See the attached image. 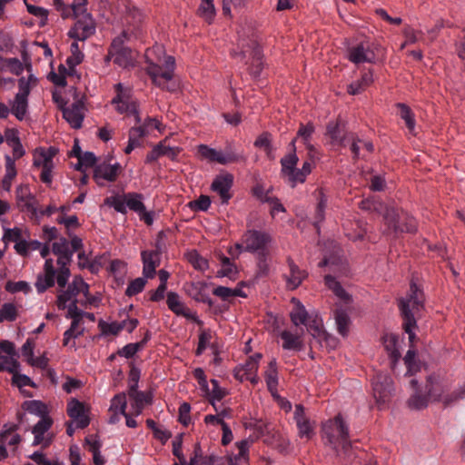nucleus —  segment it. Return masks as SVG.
<instances>
[{"instance_id": "5", "label": "nucleus", "mask_w": 465, "mask_h": 465, "mask_svg": "<svg viewBox=\"0 0 465 465\" xmlns=\"http://www.w3.org/2000/svg\"><path fill=\"white\" fill-rule=\"evenodd\" d=\"M347 59L355 64H381L385 59L386 50L379 43L361 41L346 48Z\"/></svg>"}, {"instance_id": "39", "label": "nucleus", "mask_w": 465, "mask_h": 465, "mask_svg": "<svg viewBox=\"0 0 465 465\" xmlns=\"http://www.w3.org/2000/svg\"><path fill=\"white\" fill-rule=\"evenodd\" d=\"M211 384L213 386L212 391L209 390V393L204 394L209 399L210 403L216 409L215 401H222L228 394V391L222 388L216 379H212Z\"/></svg>"}, {"instance_id": "30", "label": "nucleus", "mask_w": 465, "mask_h": 465, "mask_svg": "<svg viewBox=\"0 0 465 465\" xmlns=\"http://www.w3.org/2000/svg\"><path fill=\"white\" fill-rule=\"evenodd\" d=\"M264 378L268 391L274 395L278 388V368L275 358H272L268 363L267 370L264 372Z\"/></svg>"}, {"instance_id": "19", "label": "nucleus", "mask_w": 465, "mask_h": 465, "mask_svg": "<svg viewBox=\"0 0 465 465\" xmlns=\"http://www.w3.org/2000/svg\"><path fill=\"white\" fill-rule=\"evenodd\" d=\"M95 22L87 24L83 19H77L67 33L69 38L76 41H85L95 34Z\"/></svg>"}, {"instance_id": "23", "label": "nucleus", "mask_w": 465, "mask_h": 465, "mask_svg": "<svg viewBox=\"0 0 465 465\" xmlns=\"http://www.w3.org/2000/svg\"><path fill=\"white\" fill-rule=\"evenodd\" d=\"M247 156L242 150H237L232 144H227L224 151H221L220 164L226 165L234 163H246Z\"/></svg>"}, {"instance_id": "12", "label": "nucleus", "mask_w": 465, "mask_h": 465, "mask_svg": "<svg viewBox=\"0 0 465 465\" xmlns=\"http://www.w3.org/2000/svg\"><path fill=\"white\" fill-rule=\"evenodd\" d=\"M371 385L377 404H385L390 400L393 391L391 377L388 373L379 371L372 377Z\"/></svg>"}, {"instance_id": "48", "label": "nucleus", "mask_w": 465, "mask_h": 465, "mask_svg": "<svg viewBox=\"0 0 465 465\" xmlns=\"http://www.w3.org/2000/svg\"><path fill=\"white\" fill-rule=\"evenodd\" d=\"M55 283V274L45 273L39 274L35 282V288L38 293H44L48 288Z\"/></svg>"}, {"instance_id": "34", "label": "nucleus", "mask_w": 465, "mask_h": 465, "mask_svg": "<svg viewBox=\"0 0 465 465\" xmlns=\"http://www.w3.org/2000/svg\"><path fill=\"white\" fill-rule=\"evenodd\" d=\"M334 319L337 327V331L342 337H346L349 333V327L351 324V319L347 312L339 308L334 311Z\"/></svg>"}, {"instance_id": "37", "label": "nucleus", "mask_w": 465, "mask_h": 465, "mask_svg": "<svg viewBox=\"0 0 465 465\" xmlns=\"http://www.w3.org/2000/svg\"><path fill=\"white\" fill-rule=\"evenodd\" d=\"M22 409L40 418L48 415L46 404L39 400H31L24 401V403L22 404Z\"/></svg>"}, {"instance_id": "53", "label": "nucleus", "mask_w": 465, "mask_h": 465, "mask_svg": "<svg viewBox=\"0 0 465 465\" xmlns=\"http://www.w3.org/2000/svg\"><path fill=\"white\" fill-rule=\"evenodd\" d=\"M56 222L59 224L64 225V227L66 229V235L68 237H74V235H75L71 231L72 228H78V227H80L79 219H78V217L75 214L68 216V217H66V216H60V217L57 218Z\"/></svg>"}, {"instance_id": "54", "label": "nucleus", "mask_w": 465, "mask_h": 465, "mask_svg": "<svg viewBox=\"0 0 465 465\" xmlns=\"http://www.w3.org/2000/svg\"><path fill=\"white\" fill-rule=\"evenodd\" d=\"M188 261L195 270L204 272L208 269L209 263L207 259L203 258L195 250L188 253Z\"/></svg>"}, {"instance_id": "46", "label": "nucleus", "mask_w": 465, "mask_h": 465, "mask_svg": "<svg viewBox=\"0 0 465 465\" xmlns=\"http://www.w3.org/2000/svg\"><path fill=\"white\" fill-rule=\"evenodd\" d=\"M299 162V157L297 153H288L284 155L281 161V173L282 175H286L290 172H293V169L296 168V165Z\"/></svg>"}, {"instance_id": "59", "label": "nucleus", "mask_w": 465, "mask_h": 465, "mask_svg": "<svg viewBox=\"0 0 465 465\" xmlns=\"http://www.w3.org/2000/svg\"><path fill=\"white\" fill-rule=\"evenodd\" d=\"M78 300L74 299L71 302L66 303L67 312L65 314V317L67 319H71L72 321L74 320H80L82 322V318L84 317V311L80 310L77 307Z\"/></svg>"}, {"instance_id": "57", "label": "nucleus", "mask_w": 465, "mask_h": 465, "mask_svg": "<svg viewBox=\"0 0 465 465\" xmlns=\"http://www.w3.org/2000/svg\"><path fill=\"white\" fill-rule=\"evenodd\" d=\"M17 317V310L14 303L5 302L0 309V322L4 321L14 322Z\"/></svg>"}, {"instance_id": "7", "label": "nucleus", "mask_w": 465, "mask_h": 465, "mask_svg": "<svg viewBox=\"0 0 465 465\" xmlns=\"http://www.w3.org/2000/svg\"><path fill=\"white\" fill-rule=\"evenodd\" d=\"M348 431L349 427L341 414L328 420L322 426V440H325V444L330 445L336 452H338L339 439H344L348 436Z\"/></svg>"}, {"instance_id": "3", "label": "nucleus", "mask_w": 465, "mask_h": 465, "mask_svg": "<svg viewBox=\"0 0 465 465\" xmlns=\"http://www.w3.org/2000/svg\"><path fill=\"white\" fill-rule=\"evenodd\" d=\"M145 64V67H139L135 71L136 77L145 84H147V79H150L152 84L160 87L162 81H163V83H167L173 79L176 66L174 56L166 55L164 64L160 65L149 57L148 51H146Z\"/></svg>"}, {"instance_id": "45", "label": "nucleus", "mask_w": 465, "mask_h": 465, "mask_svg": "<svg viewBox=\"0 0 465 465\" xmlns=\"http://www.w3.org/2000/svg\"><path fill=\"white\" fill-rule=\"evenodd\" d=\"M27 12L36 17H40L39 26L44 27L47 25L49 12L47 9L29 4L27 0H24Z\"/></svg>"}, {"instance_id": "6", "label": "nucleus", "mask_w": 465, "mask_h": 465, "mask_svg": "<svg viewBox=\"0 0 465 465\" xmlns=\"http://www.w3.org/2000/svg\"><path fill=\"white\" fill-rule=\"evenodd\" d=\"M64 89H53L52 96L57 107L62 111L64 119L74 129L82 127L84 119V96L74 101L71 106H66L68 101L63 97Z\"/></svg>"}, {"instance_id": "29", "label": "nucleus", "mask_w": 465, "mask_h": 465, "mask_svg": "<svg viewBox=\"0 0 465 465\" xmlns=\"http://www.w3.org/2000/svg\"><path fill=\"white\" fill-rule=\"evenodd\" d=\"M217 258L220 262L222 268L217 272L216 277H228L230 279H232L238 273V270L235 263L232 262L231 258L225 256L222 252L217 254Z\"/></svg>"}, {"instance_id": "14", "label": "nucleus", "mask_w": 465, "mask_h": 465, "mask_svg": "<svg viewBox=\"0 0 465 465\" xmlns=\"http://www.w3.org/2000/svg\"><path fill=\"white\" fill-rule=\"evenodd\" d=\"M166 303L170 311H172L177 316H183L187 320H191L197 324H202V321L199 319L195 312H192L187 308L183 302H181L180 296L175 292H167Z\"/></svg>"}, {"instance_id": "15", "label": "nucleus", "mask_w": 465, "mask_h": 465, "mask_svg": "<svg viewBox=\"0 0 465 465\" xmlns=\"http://www.w3.org/2000/svg\"><path fill=\"white\" fill-rule=\"evenodd\" d=\"M233 175L230 173L218 174L211 184V189L219 194L223 204H228L232 197L230 191L233 184Z\"/></svg>"}, {"instance_id": "22", "label": "nucleus", "mask_w": 465, "mask_h": 465, "mask_svg": "<svg viewBox=\"0 0 465 465\" xmlns=\"http://www.w3.org/2000/svg\"><path fill=\"white\" fill-rule=\"evenodd\" d=\"M317 193V204L313 215L312 225L316 229V232L320 234L321 225L325 220V212L328 205V196L322 188H319Z\"/></svg>"}, {"instance_id": "26", "label": "nucleus", "mask_w": 465, "mask_h": 465, "mask_svg": "<svg viewBox=\"0 0 465 465\" xmlns=\"http://www.w3.org/2000/svg\"><path fill=\"white\" fill-rule=\"evenodd\" d=\"M208 284L205 282H193L191 285L190 295L193 300L198 302L206 303L209 307L213 305V301L211 299L207 292Z\"/></svg>"}, {"instance_id": "2", "label": "nucleus", "mask_w": 465, "mask_h": 465, "mask_svg": "<svg viewBox=\"0 0 465 465\" xmlns=\"http://www.w3.org/2000/svg\"><path fill=\"white\" fill-rule=\"evenodd\" d=\"M424 300L423 291L414 281H411L409 294L407 297L401 298L399 301L398 305L403 319L402 327L409 335L411 343H412L416 338L414 330L417 327V322L414 314L423 309Z\"/></svg>"}, {"instance_id": "13", "label": "nucleus", "mask_w": 465, "mask_h": 465, "mask_svg": "<svg viewBox=\"0 0 465 465\" xmlns=\"http://www.w3.org/2000/svg\"><path fill=\"white\" fill-rule=\"evenodd\" d=\"M122 169V165L117 162L110 163L103 161L94 166L93 177L96 184L103 187L105 185L104 182H115Z\"/></svg>"}, {"instance_id": "20", "label": "nucleus", "mask_w": 465, "mask_h": 465, "mask_svg": "<svg viewBox=\"0 0 465 465\" xmlns=\"http://www.w3.org/2000/svg\"><path fill=\"white\" fill-rule=\"evenodd\" d=\"M286 262L290 269V273L283 276L286 286L290 290H295L308 277V272L305 270L300 269L292 257L289 256Z\"/></svg>"}, {"instance_id": "18", "label": "nucleus", "mask_w": 465, "mask_h": 465, "mask_svg": "<svg viewBox=\"0 0 465 465\" xmlns=\"http://www.w3.org/2000/svg\"><path fill=\"white\" fill-rule=\"evenodd\" d=\"M31 89H19L13 101H10V112L19 121H23L28 113V97Z\"/></svg>"}, {"instance_id": "38", "label": "nucleus", "mask_w": 465, "mask_h": 465, "mask_svg": "<svg viewBox=\"0 0 465 465\" xmlns=\"http://www.w3.org/2000/svg\"><path fill=\"white\" fill-rule=\"evenodd\" d=\"M396 106L399 109L400 117L405 122L410 133L412 134L416 126V120L413 112L409 105L403 103H398L396 104Z\"/></svg>"}, {"instance_id": "24", "label": "nucleus", "mask_w": 465, "mask_h": 465, "mask_svg": "<svg viewBox=\"0 0 465 465\" xmlns=\"http://www.w3.org/2000/svg\"><path fill=\"white\" fill-rule=\"evenodd\" d=\"M77 285L78 283L76 281V276H74L73 282L68 284L66 290L61 291V292L57 295L56 305L59 310H64L66 308V303L71 302L73 300L76 299L77 295L79 294Z\"/></svg>"}, {"instance_id": "50", "label": "nucleus", "mask_w": 465, "mask_h": 465, "mask_svg": "<svg viewBox=\"0 0 465 465\" xmlns=\"http://www.w3.org/2000/svg\"><path fill=\"white\" fill-rule=\"evenodd\" d=\"M197 150L202 158L212 163H220L221 151H217L216 149L203 143L199 144Z\"/></svg>"}, {"instance_id": "51", "label": "nucleus", "mask_w": 465, "mask_h": 465, "mask_svg": "<svg viewBox=\"0 0 465 465\" xmlns=\"http://www.w3.org/2000/svg\"><path fill=\"white\" fill-rule=\"evenodd\" d=\"M63 263H57L59 266L58 272L55 275V280L57 282V284L61 288H64L68 282V280L71 276V272L69 269V265L72 262H62Z\"/></svg>"}, {"instance_id": "49", "label": "nucleus", "mask_w": 465, "mask_h": 465, "mask_svg": "<svg viewBox=\"0 0 465 465\" xmlns=\"http://www.w3.org/2000/svg\"><path fill=\"white\" fill-rule=\"evenodd\" d=\"M269 251L256 254V276L265 277L269 274L270 265L268 262Z\"/></svg>"}, {"instance_id": "27", "label": "nucleus", "mask_w": 465, "mask_h": 465, "mask_svg": "<svg viewBox=\"0 0 465 465\" xmlns=\"http://www.w3.org/2000/svg\"><path fill=\"white\" fill-rule=\"evenodd\" d=\"M427 396L434 401H440L443 396V386L440 377L432 374L427 377L426 383Z\"/></svg>"}, {"instance_id": "16", "label": "nucleus", "mask_w": 465, "mask_h": 465, "mask_svg": "<svg viewBox=\"0 0 465 465\" xmlns=\"http://www.w3.org/2000/svg\"><path fill=\"white\" fill-rule=\"evenodd\" d=\"M66 411L68 416L76 421V427L78 429H84L89 426L90 418L85 410V406L77 399L72 398L68 401Z\"/></svg>"}, {"instance_id": "4", "label": "nucleus", "mask_w": 465, "mask_h": 465, "mask_svg": "<svg viewBox=\"0 0 465 465\" xmlns=\"http://www.w3.org/2000/svg\"><path fill=\"white\" fill-rule=\"evenodd\" d=\"M238 48H240L239 51L232 50L231 52V56L233 58L240 57L242 60L248 57L251 60L248 72L252 79H259L264 66L262 46L257 39L252 37L240 41Z\"/></svg>"}, {"instance_id": "9", "label": "nucleus", "mask_w": 465, "mask_h": 465, "mask_svg": "<svg viewBox=\"0 0 465 465\" xmlns=\"http://www.w3.org/2000/svg\"><path fill=\"white\" fill-rule=\"evenodd\" d=\"M163 236L164 232L161 231L157 235L155 248L151 251L143 250L141 252V259L143 262V275L145 278L153 279L156 274V268L161 263V256L163 246L162 239Z\"/></svg>"}, {"instance_id": "35", "label": "nucleus", "mask_w": 465, "mask_h": 465, "mask_svg": "<svg viewBox=\"0 0 465 465\" xmlns=\"http://www.w3.org/2000/svg\"><path fill=\"white\" fill-rule=\"evenodd\" d=\"M304 325L307 327L308 331L313 338L318 339L319 341H327L330 338L328 333L322 330V324L317 317L312 318L309 316Z\"/></svg>"}, {"instance_id": "62", "label": "nucleus", "mask_w": 465, "mask_h": 465, "mask_svg": "<svg viewBox=\"0 0 465 465\" xmlns=\"http://www.w3.org/2000/svg\"><path fill=\"white\" fill-rule=\"evenodd\" d=\"M5 290L8 292L11 293H16V292H25L27 293L30 292L31 288L27 282L25 281H18V282H12L8 281L5 284Z\"/></svg>"}, {"instance_id": "11", "label": "nucleus", "mask_w": 465, "mask_h": 465, "mask_svg": "<svg viewBox=\"0 0 465 465\" xmlns=\"http://www.w3.org/2000/svg\"><path fill=\"white\" fill-rule=\"evenodd\" d=\"M117 94L113 98L112 104H116V111L119 114L134 115L137 124L141 123L139 114V103L133 97L132 89H116Z\"/></svg>"}, {"instance_id": "41", "label": "nucleus", "mask_w": 465, "mask_h": 465, "mask_svg": "<svg viewBox=\"0 0 465 465\" xmlns=\"http://www.w3.org/2000/svg\"><path fill=\"white\" fill-rule=\"evenodd\" d=\"M80 320H74L71 322L70 327L64 332V346H68L72 339H77L84 334V329L80 328Z\"/></svg>"}, {"instance_id": "56", "label": "nucleus", "mask_w": 465, "mask_h": 465, "mask_svg": "<svg viewBox=\"0 0 465 465\" xmlns=\"http://www.w3.org/2000/svg\"><path fill=\"white\" fill-rule=\"evenodd\" d=\"M23 238V231L19 227L5 228L4 230L2 241L5 244H7L8 242H14L15 244H16V242H18Z\"/></svg>"}, {"instance_id": "10", "label": "nucleus", "mask_w": 465, "mask_h": 465, "mask_svg": "<svg viewBox=\"0 0 465 465\" xmlns=\"http://www.w3.org/2000/svg\"><path fill=\"white\" fill-rule=\"evenodd\" d=\"M242 241L246 243V252L257 254L269 251L272 237L268 232L249 229L242 234Z\"/></svg>"}, {"instance_id": "32", "label": "nucleus", "mask_w": 465, "mask_h": 465, "mask_svg": "<svg viewBox=\"0 0 465 465\" xmlns=\"http://www.w3.org/2000/svg\"><path fill=\"white\" fill-rule=\"evenodd\" d=\"M196 15L203 18L208 25H213L216 16L213 0H201Z\"/></svg>"}, {"instance_id": "1", "label": "nucleus", "mask_w": 465, "mask_h": 465, "mask_svg": "<svg viewBox=\"0 0 465 465\" xmlns=\"http://www.w3.org/2000/svg\"><path fill=\"white\" fill-rule=\"evenodd\" d=\"M381 214L383 235L397 238L402 233H415L418 231L416 219L403 209L386 205Z\"/></svg>"}, {"instance_id": "64", "label": "nucleus", "mask_w": 465, "mask_h": 465, "mask_svg": "<svg viewBox=\"0 0 465 465\" xmlns=\"http://www.w3.org/2000/svg\"><path fill=\"white\" fill-rule=\"evenodd\" d=\"M53 425V420L50 416H44L40 419V420L33 427L32 433L33 434H44L47 432Z\"/></svg>"}, {"instance_id": "52", "label": "nucleus", "mask_w": 465, "mask_h": 465, "mask_svg": "<svg viewBox=\"0 0 465 465\" xmlns=\"http://www.w3.org/2000/svg\"><path fill=\"white\" fill-rule=\"evenodd\" d=\"M148 278L138 277L133 281H131L125 290V295L128 297H132L142 292L144 289V286L147 282Z\"/></svg>"}, {"instance_id": "60", "label": "nucleus", "mask_w": 465, "mask_h": 465, "mask_svg": "<svg viewBox=\"0 0 465 465\" xmlns=\"http://www.w3.org/2000/svg\"><path fill=\"white\" fill-rule=\"evenodd\" d=\"M114 54L116 55L114 61L116 64L122 65L124 64V66H127L131 63L132 49L128 46L114 52Z\"/></svg>"}, {"instance_id": "44", "label": "nucleus", "mask_w": 465, "mask_h": 465, "mask_svg": "<svg viewBox=\"0 0 465 465\" xmlns=\"http://www.w3.org/2000/svg\"><path fill=\"white\" fill-rule=\"evenodd\" d=\"M104 204L114 208L122 214L127 213L125 193L123 195H114L104 199Z\"/></svg>"}, {"instance_id": "61", "label": "nucleus", "mask_w": 465, "mask_h": 465, "mask_svg": "<svg viewBox=\"0 0 465 465\" xmlns=\"http://www.w3.org/2000/svg\"><path fill=\"white\" fill-rule=\"evenodd\" d=\"M285 176L288 177L289 184L292 188L296 187L298 183H305L307 175L300 169L294 168L293 172L288 173Z\"/></svg>"}, {"instance_id": "17", "label": "nucleus", "mask_w": 465, "mask_h": 465, "mask_svg": "<svg viewBox=\"0 0 465 465\" xmlns=\"http://www.w3.org/2000/svg\"><path fill=\"white\" fill-rule=\"evenodd\" d=\"M166 140L161 141L156 144L146 155L145 163L155 162L161 156H167L172 161L177 159L182 152V148L178 146H169L165 144Z\"/></svg>"}, {"instance_id": "31", "label": "nucleus", "mask_w": 465, "mask_h": 465, "mask_svg": "<svg viewBox=\"0 0 465 465\" xmlns=\"http://www.w3.org/2000/svg\"><path fill=\"white\" fill-rule=\"evenodd\" d=\"M411 388L415 390V393L408 400V406L411 410H422L428 406L429 397L426 395H421L419 392V383L418 381L412 379L411 381Z\"/></svg>"}, {"instance_id": "55", "label": "nucleus", "mask_w": 465, "mask_h": 465, "mask_svg": "<svg viewBox=\"0 0 465 465\" xmlns=\"http://www.w3.org/2000/svg\"><path fill=\"white\" fill-rule=\"evenodd\" d=\"M127 407L126 396L125 393L121 392L113 397L111 400V405L109 408V411H121L123 415H125Z\"/></svg>"}, {"instance_id": "25", "label": "nucleus", "mask_w": 465, "mask_h": 465, "mask_svg": "<svg viewBox=\"0 0 465 465\" xmlns=\"http://www.w3.org/2000/svg\"><path fill=\"white\" fill-rule=\"evenodd\" d=\"M399 337L393 333H386L382 337L383 346L388 352L389 358L391 361V364H396V362L401 359V355L398 348Z\"/></svg>"}, {"instance_id": "63", "label": "nucleus", "mask_w": 465, "mask_h": 465, "mask_svg": "<svg viewBox=\"0 0 465 465\" xmlns=\"http://www.w3.org/2000/svg\"><path fill=\"white\" fill-rule=\"evenodd\" d=\"M148 134V130H146L145 126L143 125H139V126H134V127H132L129 131V141L130 142H134L135 143H137V146H141L142 145V143H141V139L143 137H144L145 135H147Z\"/></svg>"}, {"instance_id": "21", "label": "nucleus", "mask_w": 465, "mask_h": 465, "mask_svg": "<svg viewBox=\"0 0 465 465\" xmlns=\"http://www.w3.org/2000/svg\"><path fill=\"white\" fill-rule=\"evenodd\" d=\"M346 123L338 117L336 121H331L326 126V134L331 138V143L345 146L348 136L345 135Z\"/></svg>"}, {"instance_id": "40", "label": "nucleus", "mask_w": 465, "mask_h": 465, "mask_svg": "<svg viewBox=\"0 0 465 465\" xmlns=\"http://www.w3.org/2000/svg\"><path fill=\"white\" fill-rule=\"evenodd\" d=\"M126 200V209L129 208L131 211L136 213L137 214L140 212L143 211L145 207L143 200V195L139 193H125Z\"/></svg>"}, {"instance_id": "36", "label": "nucleus", "mask_w": 465, "mask_h": 465, "mask_svg": "<svg viewBox=\"0 0 465 465\" xmlns=\"http://www.w3.org/2000/svg\"><path fill=\"white\" fill-rule=\"evenodd\" d=\"M292 302L296 304V307L290 313L292 322L295 326L304 325L309 317L305 307L295 298L292 299Z\"/></svg>"}, {"instance_id": "58", "label": "nucleus", "mask_w": 465, "mask_h": 465, "mask_svg": "<svg viewBox=\"0 0 465 465\" xmlns=\"http://www.w3.org/2000/svg\"><path fill=\"white\" fill-rule=\"evenodd\" d=\"M463 398H465V385L459 390L443 395L440 401L443 403L444 407H449Z\"/></svg>"}, {"instance_id": "43", "label": "nucleus", "mask_w": 465, "mask_h": 465, "mask_svg": "<svg viewBox=\"0 0 465 465\" xmlns=\"http://www.w3.org/2000/svg\"><path fill=\"white\" fill-rule=\"evenodd\" d=\"M4 67H7L15 75H20L25 68L24 64L18 58H5L0 55V68Z\"/></svg>"}, {"instance_id": "42", "label": "nucleus", "mask_w": 465, "mask_h": 465, "mask_svg": "<svg viewBox=\"0 0 465 465\" xmlns=\"http://www.w3.org/2000/svg\"><path fill=\"white\" fill-rule=\"evenodd\" d=\"M125 327V322H106L104 320H100L98 322V328L102 331V334L106 335H117Z\"/></svg>"}, {"instance_id": "8", "label": "nucleus", "mask_w": 465, "mask_h": 465, "mask_svg": "<svg viewBox=\"0 0 465 465\" xmlns=\"http://www.w3.org/2000/svg\"><path fill=\"white\" fill-rule=\"evenodd\" d=\"M67 238L61 236L52 244V252L57 256V263L72 262L74 253L84 248L83 239L78 235Z\"/></svg>"}, {"instance_id": "47", "label": "nucleus", "mask_w": 465, "mask_h": 465, "mask_svg": "<svg viewBox=\"0 0 465 465\" xmlns=\"http://www.w3.org/2000/svg\"><path fill=\"white\" fill-rule=\"evenodd\" d=\"M385 206L382 202L371 198L363 199L359 203V208L361 210L379 214L383 212Z\"/></svg>"}, {"instance_id": "33", "label": "nucleus", "mask_w": 465, "mask_h": 465, "mask_svg": "<svg viewBox=\"0 0 465 465\" xmlns=\"http://www.w3.org/2000/svg\"><path fill=\"white\" fill-rule=\"evenodd\" d=\"M282 340V348L287 351H300L303 348V342L301 337L292 333L290 331L284 330L280 333Z\"/></svg>"}, {"instance_id": "28", "label": "nucleus", "mask_w": 465, "mask_h": 465, "mask_svg": "<svg viewBox=\"0 0 465 465\" xmlns=\"http://www.w3.org/2000/svg\"><path fill=\"white\" fill-rule=\"evenodd\" d=\"M324 283L340 300L345 303H350L351 302V296L346 292L341 282L337 281L334 276L331 274L325 275Z\"/></svg>"}]
</instances>
